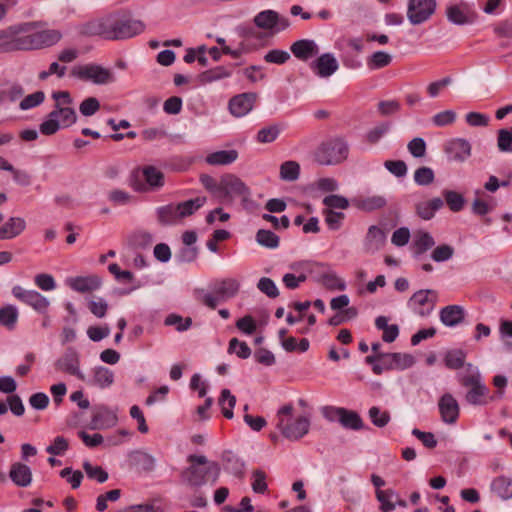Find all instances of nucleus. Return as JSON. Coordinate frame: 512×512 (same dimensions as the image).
<instances>
[{"instance_id":"c03bdc74","label":"nucleus","mask_w":512,"mask_h":512,"mask_svg":"<svg viewBox=\"0 0 512 512\" xmlns=\"http://www.w3.org/2000/svg\"><path fill=\"white\" fill-rule=\"evenodd\" d=\"M92 382L100 388H107L114 382V373L106 367H97Z\"/></svg>"},{"instance_id":"cd10ccee","label":"nucleus","mask_w":512,"mask_h":512,"mask_svg":"<svg viewBox=\"0 0 512 512\" xmlns=\"http://www.w3.org/2000/svg\"><path fill=\"white\" fill-rule=\"evenodd\" d=\"M439 317L445 326L454 327L463 322L465 310L460 305H448L440 310Z\"/></svg>"},{"instance_id":"ea45409f","label":"nucleus","mask_w":512,"mask_h":512,"mask_svg":"<svg viewBox=\"0 0 512 512\" xmlns=\"http://www.w3.org/2000/svg\"><path fill=\"white\" fill-rule=\"evenodd\" d=\"M339 423L345 429L350 430H361L364 427V423L360 415L353 410L343 408L342 415Z\"/></svg>"},{"instance_id":"b1692460","label":"nucleus","mask_w":512,"mask_h":512,"mask_svg":"<svg viewBox=\"0 0 512 512\" xmlns=\"http://www.w3.org/2000/svg\"><path fill=\"white\" fill-rule=\"evenodd\" d=\"M256 100L255 93H243L232 97L229 101V110L236 117L245 116L249 113Z\"/></svg>"},{"instance_id":"e2e57ef3","label":"nucleus","mask_w":512,"mask_h":512,"mask_svg":"<svg viewBox=\"0 0 512 512\" xmlns=\"http://www.w3.org/2000/svg\"><path fill=\"white\" fill-rule=\"evenodd\" d=\"M225 470L235 477H244V463L237 457L229 456L225 459Z\"/></svg>"},{"instance_id":"6e6552de","label":"nucleus","mask_w":512,"mask_h":512,"mask_svg":"<svg viewBox=\"0 0 512 512\" xmlns=\"http://www.w3.org/2000/svg\"><path fill=\"white\" fill-rule=\"evenodd\" d=\"M71 75L82 81H90L97 85H103L114 81L112 72L98 64H85L75 66Z\"/></svg>"},{"instance_id":"680f3d73","label":"nucleus","mask_w":512,"mask_h":512,"mask_svg":"<svg viewBox=\"0 0 512 512\" xmlns=\"http://www.w3.org/2000/svg\"><path fill=\"white\" fill-rule=\"evenodd\" d=\"M45 99V94L43 91H36L30 95H27L22 99L19 104L21 110H28L34 107L39 106L43 103Z\"/></svg>"},{"instance_id":"7c9ffc66","label":"nucleus","mask_w":512,"mask_h":512,"mask_svg":"<svg viewBox=\"0 0 512 512\" xmlns=\"http://www.w3.org/2000/svg\"><path fill=\"white\" fill-rule=\"evenodd\" d=\"M26 229V221L21 217H11L0 227L4 240L19 236Z\"/></svg>"},{"instance_id":"4d7b16f0","label":"nucleus","mask_w":512,"mask_h":512,"mask_svg":"<svg viewBox=\"0 0 512 512\" xmlns=\"http://www.w3.org/2000/svg\"><path fill=\"white\" fill-rule=\"evenodd\" d=\"M389 358L393 362L394 370H403L414 364V357L407 353H390Z\"/></svg>"},{"instance_id":"338daca9","label":"nucleus","mask_w":512,"mask_h":512,"mask_svg":"<svg viewBox=\"0 0 512 512\" xmlns=\"http://www.w3.org/2000/svg\"><path fill=\"white\" fill-rule=\"evenodd\" d=\"M69 448V443L63 436H57L52 444L46 448V452L50 455H64Z\"/></svg>"},{"instance_id":"9d476101","label":"nucleus","mask_w":512,"mask_h":512,"mask_svg":"<svg viewBox=\"0 0 512 512\" xmlns=\"http://www.w3.org/2000/svg\"><path fill=\"white\" fill-rule=\"evenodd\" d=\"M256 27L264 30H271L273 33H279L288 29L291 25L290 20L280 15L275 10H263L253 19Z\"/></svg>"},{"instance_id":"5701e85b","label":"nucleus","mask_w":512,"mask_h":512,"mask_svg":"<svg viewBox=\"0 0 512 512\" xmlns=\"http://www.w3.org/2000/svg\"><path fill=\"white\" fill-rule=\"evenodd\" d=\"M102 280L98 275L77 276L67 279V285L79 293H90L100 288Z\"/></svg>"},{"instance_id":"20e7f679","label":"nucleus","mask_w":512,"mask_h":512,"mask_svg":"<svg viewBox=\"0 0 512 512\" xmlns=\"http://www.w3.org/2000/svg\"><path fill=\"white\" fill-rule=\"evenodd\" d=\"M349 154L348 143L340 137L323 141L314 151V160L324 166L338 165L344 162Z\"/></svg>"},{"instance_id":"58836bf2","label":"nucleus","mask_w":512,"mask_h":512,"mask_svg":"<svg viewBox=\"0 0 512 512\" xmlns=\"http://www.w3.org/2000/svg\"><path fill=\"white\" fill-rule=\"evenodd\" d=\"M205 203L206 197H196L194 199H190L176 204V209L178 210V215L180 216V219L193 215Z\"/></svg>"},{"instance_id":"c85d7f7f","label":"nucleus","mask_w":512,"mask_h":512,"mask_svg":"<svg viewBox=\"0 0 512 512\" xmlns=\"http://www.w3.org/2000/svg\"><path fill=\"white\" fill-rule=\"evenodd\" d=\"M240 289V283L234 278H225L216 281L213 285V291L220 297V300L225 301L237 295Z\"/></svg>"},{"instance_id":"052dcab7","label":"nucleus","mask_w":512,"mask_h":512,"mask_svg":"<svg viewBox=\"0 0 512 512\" xmlns=\"http://www.w3.org/2000/svg\"><path fill=\"white\" fill-rule=\"evenodd\" d=\"M83 469L90 479L104 483L108 479V473L100 466H93L89 461L83 463Z\"/></svg>"},{"instance_id":"8fccbe9b","label":"nucleus","mask_w":512,"mask_h":512,"mask_svg":"<svg viewBox=\"0 0 512 512\" xmlns=\"http://www.w3.org/2000/svg\"><path fill=\"white\" fill-rule=\"evenodd\" d=\"M256 241L263 247L275 249L279 246L280 239L270 230L259 229L256 233Z\"/></svg>"},{"instance_id":"de8ad7c7","label":"nucleus","mask_w":512,"mask_h":512,"mask_svg":"<svg viewBox=\"0 0 512 512\" xmlns=\"http://www.w3.org/2000/svg\"><path fill=\"white\" fill-rule=\"evenodd\" d=\"M465 359L466 353L461 349H455L446 353L444 361L447 368L458 370L464 366Z\"/></svg>"},{"instance_id":"6e6d98bb","label":"nucleus","mask_w":512,"mask_h":512,"mask_svg":"<svg viewBox=\"0 0 512 512\" xmlns=\"http://www.w3.org/2000/svg\"><path fill=\"white\" fill-rule=\"evenodd\" d=\"M435 174L430 167L422 166L415 170L414 181L420 186H428L434 182Z\"/></svg>"},{"instance_id":"a19ab883","label":"nucleus","mask_w":512,"mask_h":512,"mask_svg":"<svg viewBox=\"0 0 512 512\" xmlns=\"http://www.w3.org/2000/svg\"><path fill=\"white\" fill-rule=\"evenodd\" d=\"M156 213L159 223L164 226L172 225L180 220L176 205L173 204L158 207Z\"/></svg>"},{"instance_id":"aec40b11","label":"nucleus","mask_w":512,"mask_h":512,"mask_svg":"<svg viewBox=\"0 0 512 512\" xmlns=\"http://www.w3.org/2000/svg\"><path fill=\"white\" fill-rule=\"evenodd\" d=\"M338 68V61L332 53L321 54L310 63V69L320 78H329Z\"/></svg>"},{"instance_id":"13d9d810","label":"nucleus","mask_w":512,"mask_h":512,"mask_svg":"<svg viewBox=\"0 0 512 512\" xmlns=\"http://www.w3.org/2000/svg\"><path fill=\"white\" fill-rule=\"evenodd\" d=\"M282 347L287 352H306L309 349V340L306 338H302L299 342H297V339L295 337H288L286 339L282 340Z\"/></svg>"},{"instance_id":"72a5a7b5","label":"nucleus","mask_w":512,"mask_h":512,"mask_svg":"<svg viewBox=\"0 0 512 512\" xmlns=\"http://www.w3.org/2000/svg\"><path fill=\"white\" fill-rule=\"evenodd\" d=\"M232 75V69L225 66H217L199 74L198 80L201 84H209L215 81L228 78Z\"/></svg>"},{"instance_id":"3c124183","label":"nucleus","mask_w":512,"mask_h":512,"mask_svg":"<svg viewBox=\"0 0 512 512\" xmlns=\"http://www.w3.org/2000/svg\"><path fill=\"white\" fill-rule=\"evenodd\" d=\"M300 175V165L296 161H286L280 166V178L285 181H295Z\"/></svg>"},{"instance_id":"774afa93","label":"nucleus","mask_w":512,"mask_h":512,"mask_svg":"<svg viewBox=\"0 0 512 512\" xmlns=\"http://www.w3.org/2000/svg\"><path fill=\"white\" fill-rule=\"evenodd\" d=\"M497 144L499 150L502 152L512 151V127L510 130L501 129L498 131Z\"/></svg>"},{"instance_id":"4468645a","label":"nucleus","mask_w":512,"mask_h":512,"mask_svg":"<svg viewBox=\"0 0 512 512\" xmlns=\"http://www.w3.org/2000/svg\"><path fill=\"white\" fill-rule=\"evenodd\" d=\"M12 294L16 299L32 307L38 313L44 314L49 308V300L36 290H26L17 285L12 288Z\"/></svg>"},{"instance_id":"393cba45","label":"nucleus","mask_w":512,"mask_h":512,"mask_svg":"<svg viewBox=\"0 0 512 512\" xmlns=\"http://www.w3.org/2000/svg\"><path fill=\"white\" fill-rule=\"evenodd\" d=\"M291 53L301 61H307L319 53V47L312 39H300L290 46Z\"/></svg>"},{"instance_id":"864d4df0","label":"nucleus","mask_w":512,"mask_h":512,"mask_svg":"<svg viewBox=\"0 0 512 512\" xmlns=\"http://www.w3.org/2000/svg\"><path fill=\"white\" fill-rule=\"evenodd\" d=\"M227 352L229 354H236L241 359H247L251 355V349L247 343L240 341L238 338L230 339Z\"/></svg>"},{"instance_id":"09e8293b","label":"nucleus","mask_w":512,"mask_h":512,"mask_svg":"<svg viewBox=\"0 0 512 512\" xmlns=\"http://www.w3.org/2000/svg\"><path fill=\"white\" fill-rule=\"evenodd\" d=\"M143 176L146 183L152 188H160L164 185V174L153 166L145 167Z\"/></svg>"},{"instance_id":"a878e982","label":"nucleus","mask_w":512,"mask_h":512,"mask_svg":"<svg viewBox=\"0 0 512 512\" xmlns=\"http://www.w3.org/2000/svg\"><path fill=\"white\" fill-rule=\"evenodd\" d=\"M9 478L18 487H28L32 482V471L28 465L15 462L10 466Z\"/></svg>"},{"instance_id":"6ab92c4d","label":"nucleus","mask_w":512,"mask_h":512,"mask_svg":"<svg viewBox=\"0 0 512 512\" xmlns=\"http://www.w3.org/2000/svg\"><path fill=\"white\" fill-rule=\"evenodd\" d=\"M438 409L444 423L454 424L457 422L460 414V407L452 394L445 393L440 397L438 401Z\"/></svg>"},{"instance_id":"4be33fe9","label":"nucleus","mask_w":512,"mask_h":512,"mask_svg":"<svg viewBox=\"0 0 512 512\" xmlns=\"http://www.w3.org/2000/svg\"><path fill=\"white\" fill-rule=\"evenodd\" d=\"M386 242L385 232L377 225H371L363 241V249L367 254H375L383 248Z\"/></svg>"},{"instance_id":"e433bc0d","label":"nucleus","mask_w":512,"mask_h":512,"mask_svg":"<svg viewBox=\"0 0 512 512\" xmlns=\"http://www.w3.org/2000/svg\"><path fill=\"white\" fill-rule=\"evenodd\" d=\"M375 326L378 330H382V340L387 343H392L399 335V327L396 324H388V319L385 316H379L375 320Z\"/></svg>"},{"instance_id":"39448f33","label":"nucleus","mask_w":512,"mask_h":512,"mask_svg":"<svg viewBox=\"0 0 512 512\" xmlns=\"http://www.w3.org/2000/svg\"><path fill=\"white\" fill-rule=\"evenodd\" d=\"M460 384L467 388L465 400L474 406H483L489 402L495 401L494 396H490L489 388L482 381L479 371L465 374L459 378Z\"/></svg>"},{"instance_id":"9b49d317","label":"nucleus","mask_w":512,"mask_h":512,"mask_svg":"<svg viewBox=\"0 0 512 512\" xmlns=\"http://www.w3.org/2000/svg\"><path fill=\"white\" fill-rule=\"evenodd\" d=\"M62 39V33L57 29H46L24 35L25 50H37L51 47Z\"/></svg>"},{"instance_id":"1a4fd4ad","label":"nucleus","mask_w":512,"mask_h":512,"mask_svg":"<svg viewBox=\"0 0 512 512\" xmlns=\"http://www.w3.org/2000/svg\"><path fill=\"white\" fill-rule=\"evenodd\" d=\"M437 298L438 294L435 290H419L411 296L408 306L415 314L426 317L434 310Z\"/></svg>"},{"instance_id":"69168bd1","label":"nucleus","mask_w":512,"mask_h":512,"mask_svg":"<svg viewBox=\"0 0 512 512\" xmlns=\"http://www.w3.org/2000/svg\"><path fill=\"white\" fill-rule=\"evenodd\" d=\"M290 59V54L281 49H272L264 55V60L267 63L282 65Z\"/></svg>"},{"instance_id":"0e129e2a","label":"nucleus","mask_w":512,"mask_h":512,"mask_svg":"<svg viewBox=\"0 0 512 512\" xmlns=\"http://www.w3.org/2000/svg\"><path fill=\"white\" fill-rule=\"evenodd\" d=\"M252 490L258 494H264L267 489L266 473L260 469H256L252 473Z\"/></svg>"},{"instance_id":"bb28decb","label":"nucleus","mask_w":512,"mask_h":512,"mask_svg":"<svg viewBox=\"0 0 512 512\" xmlns=\"http://www.w3.org/2000/svg\"><path fill=\"white\" fill-rule=\"evenodd\" d=\"M117 415L106 407H99L91 419V429H108L116 425Z\"/></svg>"},{"instance_id":"bf43d9fd","label":"nucleus","mask_w":512,"mask_h":512,"mask_svg":"<svg viewBox=\"0 0 512 512\" xmlns=\"http://www.w3.org/2000/svg\"><path fill=\"white\" fill-rule=\"evenodd\" d=\"M280 134L278 125L263 127L257 133L256 140L259 143H271L277 139Z\"/></svg>"},{"instance_id":"4c0bfd02","label":"nucleus","mask_w":512,"mask_h":512,"mask_svg":"<svg viewBox=\"0 0 512 512\" xmlns=\"http://www.w3.org/2000/svg\"><path fill=\"white\" fill-rule=\"evenodd\" d=\"M435 245V241L430 233L426 231H419L414 237L412 244L413 252L415 256H419Z\"/></svg>"},{"instance_id":"79ce46f5","label":"nucleus","mask_w":512,"mask_h":512,"mask_svg":"<svg viewBox=\"0 0 512 512\" xmlns=\"http://www.w3.org/2000/svg\"><path fill=\"white\" fill-rule=\"evenodd\" d=\"M445 203L452 212H460L465 205V198L459 192L444 189L442 191Z\"/></svg>"},{"instance_id":"f257e3e1","label":"nucleus","mask_w":512,"mask_h":512,"mask_svg":"<svg viewBox=\"0 0 512 512\" xmlns=\"http://www.w3.org/2000/svg\"><path fill=\"white\" fill-rule=\"evenodd\" d=\"M52 98L55 100L53 110L39 126L40 132L46 136L54 135L77 121L76 111L71 107L73 99L68 91H55Z\"/></svg>"},{"instance_id":"473e14b6","label":"nucleus","mask_w":512,"mask_h":512,"mask_svg":"<svg viewBox=\"0 0 512 512\" xmlns=\"http://www.w3.org/2000/svg\"><path fill=\"white\" fill-rule=\"evenodd\" d=\"M443 205V200L436 197L429 201L418 203L416 205V212L421 219L430 220L434 217L435 213L443 207Z\"/></svg>"},{"instance_id":"603ef678","label":"nucleus","mask_w":512,"mask_h":512,"mask_svg":"<svg viewBox=\"0 0 512 512\" xmlns=\"http://www.w3.org/2000/svg\"><path fill=\"white\" fill-rule=\"evenodd\" d=\"M18 319V310L13 305H6L0 309V324L12 329Z\"/></svg>"},{"instance_id":"f8f14e48","label":"nucleus","mask_w":512,"mask_h":512,"mask_svg":"<svg viewBox=\"0 0 512 512\" xmlns=\"http://www.w3.org/2000/svg\"><path fill=\"white\" fill-rule=\"evenodd\" d=\"M446 16L449 22L455 25L472 24L478 18V14L472 4L460 2L449 5L446 8Z\"/></svg>"},{"instance_id":"a211bd4d","label":"nucleus","mask_w":512,"mask_h":512,"mask_svg":"<svg viewBox=\"0 0 512 512\" xmlns=\"http://www.w3.org/2000/svg\"><path fill=\"white\" fill-rule=\"evenodd\" d=\"M27 31L25 28L10 27L0 32V52H11L25 50L24 35L19 33Z\"/></svg>"},{"instance_id":"49530a36","label":"nucleus","mask_w":512,"mask_h":512,"mask_svg":"<svg viewBox=\"0 0 512 512\" xmlns=\"http://www.w3.org/2000/svg\"><path fill=\"white\" fill-rule=\"evenodd\" d=\"M235 404V396L231 394L229 389H223L219 398V405L221 406L222 414L225 418H233V408Z\"/></svg>"},{"instance_id":"0eeeda50","label":"nucleus","mask_w":512,"mask_h":512,"mask_svg":"<svg viewBox=\"0 0 512 512\" xmlns=\"http://www.w3.org/2000/svg\"><path fill=\"white\" fill-rule=\"evenodd\" d=\"M113 21L114 12L81 24L78 32L85 37L98 36L104 40L114 41Z\"/></svg>"},{"instance_id":"ddd939ff","label":"nucleus","mask_w":512,"mask_h":512,"mask_svg":"<svg viewBox=\"0 0 512 512\" xmlns=\"http://www.w3.org/2000/svg\"><path fill=\"white\" fill-rule=\"evenodd\" d=\"M435 0H409L407 18L413 25L427 21L435 12Z\"/></svg>"},{"instance_id":"423d86ee","label":"nucleus","mask_w":512,"mask_h":512,"mask_svg":"<svg viewBox=\"0 0 512 512\" xmlns=\"http://www.w3.org/2000/svg\"><path fill=\"white\" fill-rule=\"evenodd\" d=\"M114 41L133 38L144 32L146 25L138 19H133L129 11L114 12L113 21Z\"/></svg>"},{"instance_id":"2eb2a0df","label":"nucleus","mask_w":512,"mask_h":512,"mask_svg":"<svg viewBox=\"0 0 512 512\" xmlns=\"http://www.w3.org/2000/svg\"><path fill=\"white\" fill-rule=\"evenodd\" d=\"M250 195V190L246 184L233 174L224 175L220 180L221 199H232L235 196L246 199Z\"/></svg>"},{"instance_id":"412c9836","label":"nucleus","mask_w":512,"mask_h":512,"mask_svg":"<svg viewBox=\"0 0 512 512\" xmlns=\"http://www.w3.org/2000/svg\"><path fill=\"white\" fill-rule=\"evenodd\" d=\"M444 152L450 161L463 162L471 155V145L462 138L452 139L445 144Z\"/></svg>"},{"instance_id":"f704fd0d","label":"nucleus","mask_w":512,"mask_h":512,"mask_svg":"<svg viewBox=\"0 0 512 512\" xmlns=\"http://www.w3.org/2000/svg\"><path fill=\"white\" fill-rule=\"evenodd\" d=\"M130 461L136 468L145 472L153 471L156 466L155 458L144 451L132 452L130 454Z\"/></svg>"},{"instance_id":"7ed1b4c3","label":"nucleus","mask_w":512,"mask_h":512,"mask_svg":"<svg viewBox=\"0 0 512 512\" xmlns=\"http://www.w3.org/2000/svg\"><path fill=\"white\" fill-rule=\"evenodd\" d=\"M293 410L294 408L292 404L282 406L276 415V427L285 438L290 440H299L308 433L310 421L305 416H299L293 419Z\"/></svg>"},{"instance_id":"c756f323","label":"nucleus","mask_w":512,"mask_h":512,"mask_svg":"<svg viewBox=\"0 0 512 512\" xmlns=\"http://www.w3.org/2000/svg\"><path fill=\"white\" fill-rule=\"evenodd\" d=\"M353 203L359 210L370 213L384 208L387 205V200L384 196L373 195L355 199Z\"/></svg>"},{"instance_id":"5fc2aeb1","label":"nucleus","mask_w":512,"mask_h":512,"mask_svg":"<svg viewBox=\"0 0 512 512\" xmlns=\"http://www.w3.org/2000/svg\"><path fill=\"white\" fill-rule=\"evenodd\" d=\"M369 418L373 425L382 428L390 422V413L388 411H382L379 407L373 406L368 411Z\"/></svg>"},{"instance_id":"f03ea898","label":"nucleus","mask_w":512,"mask_h":512,"mask_svg":"<svg viewBox=\"0 0 512 512\" xmlns=\"http://www.w3.org/2000/svg\"><path fill=\"white\" fill-rule=\"evenodd\" d=\"M191 465L181 473L182 480L192 488H200L207 483L215 484L220 475L217 462H209L204 455H189Z\"/></svg>"},{"instance_id":"2f4dec72","label":"nucleus","mask_w":512,"mask_h":512,"mask_svg":"<svg viewBox=\"0 0 512 512\" xmlns=\"http://www.w3.org/2000/svg\"><path fill=\"white\" fill-rule=\"evenodd\" d=\"M491 491L503 500L512 498V478L501 475L491 482Z\"/></svg>"},{"instance_id":"dca6fc26","label":"nucleus","mask_w":512,"mask_h":512,"mask_svg":"<svg viewBox=\"0 0 512 512\" xmlns=\"http://www.w3.org/2000/svg\"><path fill=\"white\" fill-rule=\"evenodd\" d=\"M311 272L317 273L314 281L323 285L328 290L343 291L346 289L345 282L340 277H338L335 271L331 270L324 264L314 263L312 265Z\"/></svg>"},{"instance_id":"37998d69","label":"nucleus","mask_w":512,"mask_h":512,"mask_svg":"<svg viewBox=\"0 0 512 512\" xmlns=\"http://www.w3.org/2000/svg\"><path fill=\"white\" fill-rule=\"evenodd\" d=\"M376 498L380 502V510L382 512H391L395 509L394 498H397V493L392 489L376 490Z\"/></svg>"},{"instance_id":"a18cd8bd","label":"nucleus","mask_w":512,"mask_h":512,"mask_svg":"<svg viewBox=\"0 0 512 512\" xmlns=\"http://www.w3.org/2000/svg\"><path fill=\"white\" fill-rule=\"evenodd\" d=\"M392 62V56L385 51H376L367 58V66L370 70L384 68Z\"/></svg>"},{"instance_id":"c9c22d12","label":"nucleus","mask_w":512,"mask_h":512,"mask_svg":"<svg viewBox=\"0 0 512 512\" xmlns=\"http://www.w3.org/2000/svg\"><path fill=\"white\" fill-rule=\"evenodd\" d=\"M238 152L234 149L220 150L209 154L206 157V162L213 166L228 165L236 161Z\"/></svg>"},{"instance_id":"f3484780","label":"nucleus","mask_w":512,"mask_h":512,"mask_svg":"<svg viewBox=\"0 0 512 512\" xmlns=\"http://www.w3.org/2000/svg\"><path fill=\"white\" fill-rule=\"evenodd\" d=\"M79 366V354L74 348H68L54 363V367L57 371L68 373L83 380L84 376L81 373Z\"/></svg>"}]
</instances>
